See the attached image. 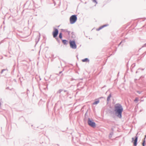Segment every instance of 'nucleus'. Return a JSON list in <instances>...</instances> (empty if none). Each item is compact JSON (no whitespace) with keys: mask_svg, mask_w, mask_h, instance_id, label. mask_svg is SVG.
I'll return each instance as SVG.
<instances>
[{"mask_svg":"<svg viewBox=\"0 0 146 146\" xmlns=\"http://www.w3.org/2000/svg\"><path fill=\"white\" fill-rule=\"evenodd\" d=\"M145 142V139L143 141V143H142L143 146H144V144Z\"/></svg>","mask_w":146,"mask_h":146,"instance_id":"15","label":"nucleus"},{"mask_svg":"<svg viewBox=\"0 0 146 146\" xmlns=\"http://www.w3.org/2000/svg\"><path fill=\"white\" fill-rule=\"evenodd\" d=\"M59 37L60 39H61L62 38V33H60L59 35Z\"/></svg>","mask_w":146,"mask_h":146,"instance_id":"14","label":"nucleus"},{"mask_svg":"<svg viewBox=\"0 0 146 146\" xmlns=\"http://www.w3.org/2000/svg\"><path fill=\"white\" fill-rule=\"evenodd\" d=\"M111 94H109L107 98L108 101H109L110 100V98L111 97Z\"/></svg>","mask_w":146,"mask_h":146,"instance_id":"11","label":"nucleus"},{"mask_svg":"<svg viewBox=\"0 0 146 146\" xmlns=\"http://www.w3.org/2000/svg\"><path fill=\"white\" fill-rule=\"evenodd\" d=\"M77 19V17L75 15H73L70 18V22L71 24L74 23L76 21Z\"/></svg>","mask_w":146,"mask_h":146,"instance_id":"3","label":"nucleus"},{"mask_svg":"<svg viewBox=\"0 0 146 146\" xmlns=\"http://www.w3.org/2000/svg\"><path fill=\"white\" fill-rule=\"evenodd\" d=\"M123 109L121 106L120 104L116 105L115 107V111L116 114H117V116L119 118L121 117V113L123 111Z\"/></svg>","mask_w":146,"mask_h":146,"instance_id":"1","label":"nucleus"},{"mask_svg":"<svg viewBox=\"0 0 146 146\" xmlns=\"http://www.w3.org/2000/svg\"><path fill=\"white\" fill-rule=\"evenodd\" d=\"M99 102H100L99 100H98L97 101H95L93 103V104H94V105L97 104H98Z\"/></svg>","mask_w":146,"mask_h":146,"instance_id":"13","label":"nucleus"},{"mask_svg":"<svg viewBox=\"0 0 146 146\" xmlns=\"http://www.w3.org/2000/svg\"><path fill=\"white\" fill-rule=\"evenodd\" d=\"M58 31L57 29L54 28V31L52 32V35L54 38L56 37L58 34Z\"/></svg>","mask_w":146,"mask_h":146,"instance_id":"5","label":"nucleus"},{"mask_svg":"<svg viewBox=\"0 0 146 146\" xmlns=\"http://www.w3.org/2000/svg\"><path fill=\"white\" fill-rule=\"evenodd\" d=\"M65 32L66 33H67L68 35H70V31H68L67 30H65Z\"/></svg>","mask_w":146,"mask_h":146,"instance_id":"12","label":"nucleus"},{"mask_svg":"<svg viewBox=\"0 0 146 146\" xmlns=\"http://www.w3.org/2000/svg\"><path fill=\"white\" fill-rule=\"evenodd\" d=\"M62 42L64 44H67V42H68V41L66 40H62Z\"/></svg>","mask_w":146,"mask_h":146,"instance_id":"7","label":"nucleus"},{"mask_svg":"<svg viewBox=\"0 0 146 146\" xmlns=\"http://www.w3.org/2000/svg\"><path fill=\"white\" fill-rule=\"evenodd\" d=\"M88 123L89 125L92 127H94L96 126L95 123L91 121L89 118L88 119Z\"/></svg>","mask_w":146,"mask_h":146,"instance_id":"4","label":"nucleus"},{"mask_svg":"<svg viewBox=\"0 0 146 146\" xmlns=\"http://www.w3.org/2000/svg\"><path fill=\"white\" fill-rule=\"evenodd\" d=\"M105 26H103L100 27L99 28L97 29L96 30L97 31H99L100 30L103 28Z\"/></svg>","mask_w":146,"mask_h":146,"instance_id":"10","label":"nucleus"},{"mask_svg":"<svg viewBox=\"0 0 146 146\" xmlns=\"http://www.w3.org/2000/svg\"><path fill=\"white\" fill-rule=\"evenodd\" d=\"M82 61L83 62H87L89 60L87 58H86L82 60Z\"/></svg>","mask_w":146,"mask_h":146,"instance_id":"8","label":"nucleus"},{"mask_svg":"<svg viewBox=\"0 0 146 146\" xmlns=\"http://www.w3.org/2000/svg\"><path fill=\"white\" fill-rule=\"evenodd\" d=\"M138 137L137 136H136L135 139L134 140V138H132V142H133V144L135 146H136L137 145V140Z\"/></svg>","mask_w":146,"mask_h":146,"instance_id":"6","label":"nucleus"},{"mask_svg":"<svg viewBox=\"0 0 146 146\" xmlns=\"http://www.w3.org/2000/svg\"><path fill=\"white\" fill-rule=\"evenodd\" d=\"M69 44L70 46L72 48L74 49L76 48L77 46L74 40H70L69 41Z\"/></svg>","mask_w":146,"mask_h":146,"instance_id":"2","label":"nucleus"},{"mask_svg":"<svg viewBox=\"0 0 146 146\" xmlns=\"http://www.w3.org/2000/svg\"><path fill=\"white\" fill-rule=\"evenodd\" d=\"M139 98H138L137 97V98H135V99L134 100V101L135 102L137 103L139 101Z\"/></svg>","mask_w":146,"mask_h":146,"instance_id":"9","label":"nucleus"}]
</instances>
